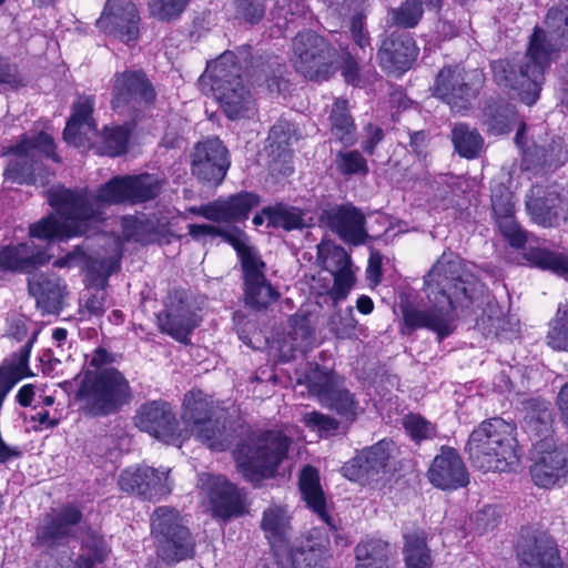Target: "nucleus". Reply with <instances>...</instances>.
Returning a JSON list of instances; mask_svg holds the SVG:
<instances>
[{
    "label": "nucleus",
    "mask_w": 568,
    "mask_h": 568,
    "mask_svg": "<svg viewBox=\"0 0 568 568\" xmlns=\"http://www.w3.org/2000/svg\"><path fill=\"white\" fill-rule=\"evenodd\" d=\"M162 181L152 174L115 176L101 185L95 195L87 190L63 186L47 192L55 213L30 226V235L40 240H64L85 234L102 220L105 205L141 203L154 199Z\"/></svg>",
    "instance_id": "1"
},
{
    "label": "nucleus",
    "mask_w": 568,
    "mask_h": 568,
    "mask_svg": "<svg viewBox=\"0 0 568 568\" xmlns=\"http://www.w3.org/2000/svg\"><path fill=\"white\" fill-rule=\"evenodd\" d=\"M476 266L453 252H444L426 274L424 292L428 306L406 304L403 318L406 328H427L439 341L454 331V312L483 294L485 286L475 273Z\"/></svg>",
    "instance_id": "2"
},
{
    "label": "nucleus",
    "mask_w": 568,
    "mask_h": 568,
    "mask_svg": "<svg viewBox=\"0 0 568 568\" xmlns=\"http://www.w3.org/2000/svg\"><path fill=\"white\" fill-rule=\"evenodd\" d=\"M545 26L546 30L535 29L527 54L518 67V71L508 60L491 63L496 83L515 90L527 105H532L538 100L544 73L552 54L568 45V7L549 9Z\"/></svg>",
    "instance_id": "3"
},
{
    "label": "nucleus",
    "mask_w": 568,
    "mask_h": 568,
    "mask_svg": "<svg viewBox=\"0 0 568 568\" xmlns=\"http://www.w3.org/2000/svg\"><path fill=\"white\" fill-rule=\"evenodd\" d=\"M99 250L88 254L77 247L54 262L57 267L81 265L85 272V292L80 302L82 313L89 316H102L105 311L109 277L120 268L122 258V239L103 234L98 239Z\"/></svg>",
    "instance_id": "4"
},
{
    "label": "nucleus",
    "mask_w": 568,
    "mask_h": 568,
    "mask_svg": "<svg viewBox=\"0 0 568 568\" xmlns=\"http://www.w3.org/2000/svg\"><path fill=\"white\" fill-rule=\"evenodd\" d=\"M261 527L280 568H326L329 540L314 530L311 538L291 541V516L286 507L271 505L263 513Z\"/></svg>",
    "instance_id": "5"
},
{
    "label": "nucleus",
    "mask_w": 568,
    "mask_h": 568,
    "mask_svg": "<svg viewBox=\"0 0 568 568\" xmlns=\"http://www.w3.org/2000/svg\"><path fill=\"white\" fill-rule=\"evenodd\" d=\"M247 52L240 50L223 52L216 60L206 65L200 78L204 90L210 87L225 115L231 120L251 118L256 112V103L251 90L242 78L243 62L246 63Z\"/></svg>",
    "instance_id": "6"
},
{
    "label": "nucleus",
    "mask_w": 568,
    "mask_h": 568,
    "mask_svg": "<svg viewBox=\"0 0 568 568\" xmlns=\"http://www.w3.org/2000/svg\"><path fill=\"white\" fill-rule=\"evenodd\" d=\"M111 362L112 355L103 348H97L90 356L89 366L97 371L85 372L77 392L82 409L90 415L113 414L130 399V385L123 374L115 368H103Z\"/></svg>",
    "instance_id": "7"
},
{
    "label": "nucleus",
    "mask_w": 568,
    "mask_h": 568,
    "mask_svg": "<svg viewBox=\"0 0 568 568\" xmlns=\"http://www.w3.org/2000/svg\"><path fill=\"white\" fill-rule=\"evenodd\" d=\"M94 98L92 95L78 98L63 131L64 141L82 150L94 149L102 155H121L126 151L132 128L130 124L105 126L99 133L92 118Z\"/></svg>",
    "instance_id": "8"
},
{
    "label": "nucleus",
    "mask_w": 568,
    "mask_h": 568,
    "mask_svg": "<svg viewBox=\"0 0 568 568\" xmlns=\"http://www.w3.org/2000/svg\"><path fill=\"white\" fill-rule=\"evenodd\" d=\"M516 427L501 418L483 422L467 443L474 466L484 471H509L518 463Z\"/></svg>",
    "instance_id": "9"
},
{
    "label": "nucleus",
    "mask_w": 568,
    "mask_h": 568,
    "mask_svg": "<svg viewBox=\"0 0 568 568\" xmlns=\"http://www.w3.org/2000/svg\"><path fill=\"white\" fill-rule=\"evenodd\" d=\"M291 438L283 430L253 434L247 444L234 452L239 471L251 483L273 477L286 457Z\"/></svg>",
    "instance_id": "10"
},
{
    "label": "nucleus",
    "mask_w": 568,
    "mask_h": 568,
    "mask_svg": "<svg viewBox=\"0 0 568 568\" xmlns=\"http://www.w3.org/2000/svg\"><path fill=\"white\" fill-rule=\"evenodd\" d=\"M6 153L13 155V159L6 168L4 179L18 184H47L50 173L42 169L41 160L59 161L53 139L45 132L23 134Z\"/></svg>",
    "instance_id": "11"
},
{
    "label": "nucleus",
    "mask_w": 568,
    "mask_h": 568,
    "mask_svg": "<svg viewBox=\"0 0 568 568\" xmlns=\"http://www.w3.org/2000/svg\"><path fill=\"white\" fill-rule=\"evenodd\" d=\"M182 419L200 442L214 450H224L231 444L232 434L225 422L216 416L211 396L200 389L187 392L183 400Z\"/></svg>",
    "instance_id": "12"
},
{
    "label": "nucleus",
    "mask_w": 568,
    "mask_h": 568,
    "mask_svg": "<svg viewBox=\"0 0 568 568\" xmlns=\"http://www.w3.org/2000/svg\"><path fill=\"white\" fill-rule=\"evenodd\" d=\"M151 531L156 540L159 556L168 562L192 557L194 541L186 527L181 524L178 510L158 507L151 518Z\"/></svg>",
    "instance_id": "13"
},
{
    "label": "nucleus",
    "mask_w": 568,
    "mask_h": 568,
    "mask_svg": "<svg viewBox=\"0 0 568 568\" xmlns=\"http://www.w3.org/2000/svg\"><path fill=\"white\" fill-rule=\"evenodd\" d=\"M292 62L305 78L326 80L335 70V49L313 31L298 33L292 44Z\"/></svg>",
    "instance_id": "14"
},
{
    "label": "nucleus",
    "mask_w": 568,
    "mask_h": 568,
    "mask_svg": "<svg viewBox=\"0 0 568 568\" xmlns=\"http://www.w3.org/2000/svg\"><path fill=\"white\" fill-rule=\"evenodd\" d=\"M483 84L479 70L466 72L459 65L445 67L437 75L434 94L455 112L467 110Z\"/></svg>",
    "instance_id": "15"
},
{
    "label": "nucleus",
    "mask_w": 568,
    "mask_h": 568,
    "mask_svg": "<svg viewBox=\"0 0 568 568\" xmlns=\"http://www.w3.org/2000/svg\"><path fill=\"white\" fill-rule=\"evenodd\" d=\"M515 554L517 568H562L556 541L539 527L520 529Z\"/></svg>",
    "instance_id": "16"
},
{
    "label": "nucleus",
    "mask_w": 568,
    "mask_h": 568,
    "mask_svg": "<svg viewBox=\"0 0 568 568\" xmlns=\"http://www.w3.org/2000/svg\"><path fill=\"white\" fill-rule=\"evenodd\" d=\"M304 383L311 395L329 409H334L346 419H354L358 405L353 395L341 386V379L332 372L311 365L304 376Z\"/></svg>",
    "instance_id": "17"
},
{
    "label": "nucleus",
    "mask_w": 568,
    "mask_h": 568,
    "mask_svg": "<svg viewBox=\"0 0 568 568\" xmlns=\"http://www.w3.org/2000/svg\"><path fill=\"white\" fill-rule=\"evenodd\" d=\"M532 466L534 483L542 488L561 486L568 480V447L557 445L552 437H545L534 445Z\"/></svg>",
    "instance_id": "18"
},
{
    "label": "nucleus",
    "mask_w": 568,
    "mask_h": 568,
    "mask_svg": "<svg viewBox=\"0 0 568 568\" xmlns=\"http://www.w3.org/2000/svg\"><path fill=\"white\" fill-rule=\"evenodd\" d=\"M233 247L242 261L245 283V302L256 310L264 308L277 300L278 293L264 276V263L253 247L243 239H233Z\"/></svg>",
    "instance_id": "19"
},
{
    "label": "nucleus",
    "mask_w": 568,
    "mask_h": 568,
    "mask_svg": "<svg viewBox=\"0 0 568 568\" xmlns=\"http://www.w3.org/2000/svg\"><path fill=\"white\" fill-rule=\"evenodd\" d=\"M197 487L203 505L207 506L213 516L227 519L244 513L242 490L229 483L225 477L201 474Z\"/></svg>",
    "instance_id": "20"
},
{
    "label": "nucleus",
    "mask_w": 568,
    "mask_h": 568,
    "mask_svg": "<svg viewBox=\"0 0 568 568\" xmlns=\"http://www.w3.org/2000/svg\"><path fill=\"white\" fill-rule=\"evenodd\" d=\"M230 168L227 149L217 138L199 142L192 154V174L209 185H219Z\"/></svg>",
    "instance_id": "21"
},
{
    "label": "nucleus",
    "mask_w": 568,
    "mask_h": 568,
    "mask_svg": "<svg viewBox=\"0 0 568 568\" xmlns=\"http://www.w3.org/2000/svg\"><path fill=\"white\" fill-rule=\"evenodd\" d=\"M170 470L149 466L129 467L119 477L122 490L136 494L150 501H158L172 491Z\"/></svg>",
    "instance_id": "22"
},
{
    "label": "nucleus",
    "mask_w": 568,
    "mask_h": 568,
    "mask_svg": "<svg viewBox=\"0 0 568 568\" xmlns=\"http://www.w3.org/2000/svg\"><path fill=\"white\" fill-rule=\"evenodd\" d=\"M139 22L138 9L131 0H108L97 26L105 34L129 44L138 39Z\"/></svg>",
    "instance_id": "23"
},
{
    "label": "nucleus",
    "mask_w": 568,
    "mask_h": 568,
    "mask_svg": "<svg viewBox=\"0 0 568 568\" xmlns=\"http://www.w3.org/2000/svg\"><path fill=\"white\" fill-rule=\"evenodd\" d=\"M154 99V89L142 71L126 70L114 74L112 81L114 110L124 108L135 110L151 104Z\"/></svg>",
    "instance_id": "24"
},
{
    "label": "nucleus",
    "mask_w": 568,
    "mask_h": 568,
    "mask_svg": "<svg viewBox=\"0 0 568 568\" xmlns=\"http://www.w3.org/2000/svg\"><path fill=\"white\" fill-rule=\"evenodd\" d=\"M134 423L142 432L169 444L178 445L182 442L175 415L165 402L154 400L142 405L134 416Z\"/></svg>",
    "instance_id": "25"
},
{
    "label": "nucleus",
    "mask_w": 568,
    "mask_h": 568,
    "mask_svg": "<svg viewBox=\"0 0 568 568\" xmlns=\"http://www.w3.org/2000/svg\"><path fill=\"white\" fill-rule=\"evenodd\" d=\"M257 204V195L242 192L230 196L227 200H216L205 205L191 206L187 212L216 223H233L247 219L250 212Z\"/></svg>",
    "instance_id": "26"
},
{
    "label": "nucleus",
    "mask_w": 568,
    "mask_h": 568,
    "mask_svg": "<svg viewBox=\"0 0 568 568\" xmlns=\"http://www.w3.org/2000/svg\"><path fill=\"white\" fill-rule=\"evenodd\" d=\"M392 443L381 440L363 449L342 467L344 477L352 481L368 483L383 471L390 457Z\"/></svg>",
    "instance_id": "27"
},
{
    "label": "nucleus",
    "mask_w": 568,
    "mask_h": 568,
    "mask_svg": "<svg viewBox=\"0 0 568 568\" xmlns=\"http://www.w3.org/2000/svg\"><path fill=\"white\" fill-rule=\"evenodd\" d=\"M418 55L414 39L406 32H394L378 50L381 67L396 77L412 68Z\"/></svg>",
    "instance_id": "28"
},
{
    "label": "nucleus",
    "mask_w": 568,
    "mask_h": 568,
    "mask_svg": "<svg viewBox=\"0 0 568 568\" xmlns=\"http://www.w3.org/2000/svg\"><path fill=\"white\" fill-rule=\"evenodd\" d=\"M81 513L73 506L60 509L55 515L50 516L37 529V541L48 548L70 546L77 544L72 532L81 520Z\"/></svg>",
    "instance_id": "29"
},
{
    "label": "nucleus",
    "mask_w": 568,
    "mask_h": 568,
    "mask_svg": "<svg viewBox=\"0 0 568 568\" xmlns=\"http://www.w3.org/2000/svg\"><path fill=\"white\" fill-rule=\"evenodd\" d=\"M428 479L440 489H458L468 481V473L459 454L449 447H443L429 469Z\"/></svg>",
    "instance_id": "30"
},
{
    "label": "nucleus",
    "mask_w": 568,
    "mask_h": 568,
    "mask_svg": "<svg viewBox=\"0 0 568 568\" xmlns=\"http://www.w3.org/2000/svg\"><path fill=\"white\" fill-rule=\"evenodd\" d=\"M158 318L161 329L180 342H184L197 325V316L183 292L170 294L165 311Z\"/></svg>",
    "instance_id": "31"
},
{
    "label": "nucleus",
    "mask_w": 568,
    "mask_h": 568,
    "mask_svg": "<svg viewBox=\"0 0 568 568\" xmlns=\"http://www.w3.org/2000/svg\"><path fill=\"white\" fill-rule=\"evenodd\" d=\"M322 219L348 244L359 245L367 239L365 217L353 205L345 204L325 210Z\"/></svg>",
    "instance_id": "32"
},
{
    "label": "nucleus",
    "mask_w": 568,
    "mask_h": 568,
    "mask_svg": "<svg viewBox=\"0 0 568 568\" xmlns=\"http://www.w3.org/2000/svg\"><path fill=\"white\" fill-rule=\"evenodd\" d=\"M491 207L496 223L503 236L514 247H523L527 242V234L515 221V202L513 193L499 185L491 194Z\"/></svg>",
    "instance_id": "33"
},
{
    "label": "nucleus",
    "mask_w": 568,
    "mask_h": 568,
    "mask_svg": "<svg viewBox=\"0 0 568 568\" xmlns=\"http://www.w3.org/2000/svg\"><path fill=\"white\" fill-rule=\"evenodd\" d=\"M526 129V124L520 123L515 136V143L521 150L523 164L526 170L535 166L558 168L566 162L568 155L561 140H554L548 149L538 145L535 141L528 144Z\"/></svg>",
    "instance_id": "34"
},
{
    "label": "nucleus",
    "mask_w": 568,
    "mask_h": 568,
    "mask_svg": "<svg viewBox=\"0 0 568 568\" xmlns=\"http://www.w3.org/2000/svg\"><path fill=\"white\" fill-rule=\"evenodd\" d=\"M29 292L43 313L57 314L62 308L65 284L55 274H33L29 278Z\"/></svg>",
    "instance_id": "35"
},
{
    "label": "nucleus",
    "mask_w": 568,
    "mask_h": 568,
    "mask_svg": "<svg viewBox=\"0 0 568 568\" xmlns=\"http://www.w3.org/2000/svg\"><path fill=\"white\" fill-rule=\"evenodd\" d=\"M300 490L307 507L327 526L333 527L327 513L326 498L320 481V474L313 466H305L300 474Z\"/></svg>",
    "instance_id": "36"
},
{
    "label": "nucleus",
    "mask_w": 568,
    "mask_h": 568,
    "mask_svg": "<svg viewBox=\"0 0 568 568\" xmlns=\"http://www.w3.org/2000/svg\"><path fill=\"white\" fill-rule=\"evenodd\" d=\"M51 258L47 252H33L28 243L10 245L0 251V270L30 272Z\"/></svg>",
    "instance_id": "37"
},
{
    "label": "nucleus",
    "mask_w": 568,
    "mask_h": 568,
    "mask_svg": "<svg viewBox=\"0 0 568 568\" xmlns=\"http://www.w3.org/2000/svg\"><path fill=\"white\" fill-rule=\"evenodd\" d=\"M313 343V329L305 316L295 315L290 321V331L278 345L280 358L288 362L295 353H305Z\"/></svg>",
    "instance_id": "38"
},
{
    "label": "nucleus",
    "mask_w": 568,
    "mask_h": 568,
    "mask_svg": "<svg viewBox=\"0 0 568 568\" xmlns=\"http://www.w3.org/2000/svg\"><path fill=\"white\" fill-rule=\"evenodd\" d=\"M544 193L541 186H532L526 201V209L532 221L541 226H552L559 216L561 200L555 191Z\"/></svg>",
    "instance_id": "39"
},
{
    "label": "nucleus",
    "mask_w": 568,
    "mask_h": 568,
    "mask_svg": "<svg viewBox=\"0 0 568 568\" xmlns=\"http://www.w3.org/2000/svg\"><path fill=\"white\" fill-rule=\"evenodd\" d=\"M109 554L105 540L94 531L87 532L80 541V552L75 559L71 557L59 564L55 568H94L102 562Z\"/></svg>",
    "instance_id": "40"
},
{
    "label": "nucleus",
    "mask_w": 568,
    "mask_h": 568,
    "mask_svg": "<svg viewBox=\"0 0 568 568\" xmlns=\"http://www.w3.org/2000/svg\"><path fill=\"white\" fill-rule=\"evenodd\" d=\"M367 1L368 0H343L339 14L343 17H349V32L353 41L359 49H362L364 52L368 50V53L371 54L373 48L371 45L368 31L365 28L364 16Z\"/></svg>",
    "instance_id": "41"
},
{
    "label": "nucleus",
    "mask_w": 568,
    "mask_h": 568,
    "mask_svg": "<svg viewBox=\"0 0 568 568\" xmlns=\"http://www.w3.org/2000/svg\"><path fill=\"white\" fill-rule=\"evenodd\" d=\"M517 123V113L510 103L498 100L487 103L483 112V124L494 135L509 132Z\"/></svg>",
    "instance_id": "42"
},
{
    "label": "nucleus",
    "mask_w": 568,
    "mask_h": 568,
    "mask_svg": "<svg viewBox=\"0 0 568 568\" xmlns=\"http://www.w3.org/2000/svg\"><path fill=\"white\" fill-rule=\"evenodd\" d=\"M332 135L345 146L356 142V129L346 100L337 99L331 112Z\"/></svg>",
    "instance_id": "43"
},
{
    "label": "nucleus",
    "mask_w": 568,
    "mask_h": 568,
    "mask_svg": "<svg viewBox=\"0 0 568 568\" xmlns=\"http://www.w3.org/2000/svg\"><path fill=\"white\" fill-rule=\"evenodd\" d=\"M122 235L125 241L146 244L159 234L158 223L145 214L128 215L121 219Z\"/></svg>",
    "instance_id": "44"
},
{
    "label": "nucleus",
    "mask_w": 568,
    "mask_h": 568,
    "mask_svg": "<svg viewBox=\"0 0 568 568\" xmlns=\"http://www.w3.org/2000/svg\"><path fill=\"white\" fill-rule=\"evenodd\" d=\"M403 555L406 568H433L430 550L424 534L405 535Z\"/></svg>",
    "instance_id": "45"
},
{
    "label": "nucleus",
    "mask_w": 568,
    "mask_h": 568,
    "mask_svg": "<svg viewBox=\"0 0 568 568\" xmlns=\"http://www.w3.org/2000/svg\"><path fill=\"white\" fill-rule=\"evenodd\" d=\"M423 6L439 9L442 0H406L398 9L389 10L392 23L404 28H414L423 14Z\"/></svg>",
    "instance_id": "46"
},
{
    "label": "nucleus",
    "mask_w": 568,
    "mask_h": 568,
    "mask_svg": "<svg viewBox=\"0 0 568 568\" xmlns=\"http://www.w3.org/2000/svg\"><path fill=\"white\" fill-rule=\"evenodd\" d=\"M526 260L534 266L568 278V255L555 253L542 247H529Z\"/></svg>",
    "instance_id": "47"
},
{
    "label": "nucleus",
    "mask_w": 568,
    "mask_h": 568,
    "mask_svg": "<svg viewBox=\"0 0 568 568\" xmlns=\"http://www.w3.org/2000/svg\"><path fill=\"white\" fill-rule=\"evenodd\" d=\"M265 214L268 215V226L291 231L308 225L305 213L302 210L285 204L265 207Z\"/></svg>",
    "instance_id": "48"
},
{
    "label": "nucleus",
    "mask_w": 568,
    "mask_h": 568,
    "mask_svg": "<svg viewBox=\"0 0 568 568\" xmlns=\"http://www.w3.org/2000/svg\"><path fill=\"white\" fill-rule=\"evenodd\" d=\"M452 140L456 151L467 159L478 156L484 146V140L480 134L464 123L455 125Z\"/></svg>",
    "instance_id": "49"
},
{
    "label": "nucleus",
    "mask_w": 568,
    "mask_h": 568,
    "mask_svg": "<svg viewBox=\"0 0 568 568\" xmlns=\"http://www.w3.org/2000/svg\"><path fill=\"white\" fill-rule=\"evenodd\" d=\"M389 545L379 538H367L355 547L357 564H388Z\"/></svg>",
    "instance_id": "50"
},
{
    "label": "nucleus",
    "mask_w": 568,
    "mask_h": 568,
    "mask_svg": "<svg viewBox=\"0 0 568 568\" xmlns=\"http://www.w3.org/2000/svg\"><path fill=\"white\" fill-rule=\"evenodd\" d=\"M547 344L554 349L568 352V303L558 307L556 317L550 322Z\"/></svg>",
    "instance_id": "51"
},
{
    "label": "nucleus",
    "mask_w": 568,
    "mask_h": 568,
    "mask_svg": "<svg viewBox=\"0 0 568 568\" xmlns=\"http://www.w3.org/2000/svg\"><path fill=\"white\" fill-rule=\"evenodd\" d=\"M335 163L338 172L343 175H365L368 172L367 162L358 151L338 152Z\"/></svg>",
    "instance_id": "52"
},
{
    "label": "nucleus",
    "mask_w": 568,
    "mask_h": 568,
    "mask_svg": "<svg viewBox=\"0 0 568 568\" xmlns=\"http://www.w3.org/2000/svg\"><path fill=\"white\" fill-rule=\"evenodd\" d=\"M318 254L323 257V264L326 270L339 272V270H351V258L347 252L341 246L327 247L318 245Z\"/></svg>",
    "instance_id": "53"
},
{
    "label": "nucleus",
    "mask_w": 568,
    "mask_h": 568,
    "mask_svg": "<svg viewBox=\"0 0 568 568\" xmlns=\"http://www.w3.org/2000/svg\"><path fill=\"white\" fill-rule=\"evenodd\" d=\"M187 229L189 234L194 240H201L206 236H222L225 242L230 243L233 246V239L241 237L245 243H247L246 235L237 229H234L232 231H223L217 226L209 224H190Z\"/></svg>",
    "instance_id": "54"
},
{
    "label": "nucleus",
    "mask_w": 568,
    "mask_h": 568,
    "mask_svg": "<svg viewBox=\"0 0 568 568\" xmlns=\"http://www.w3.org/2000/svg\"><path fill=\"white\" fill-rule=\"evenodd\" d=\"M303 422L310 429L317 432L321 437L335 435L339 427L336 419L320 412L306 413L303 416Z\"/></svg>",
    "instance_id": "55"
},
{
    "label": "nucleus",
    "mask_w": 568,
    "mask_h": 568,
    "mask_svg": "<svg viewBox=\"0 0 568 568\" xmlns=\"http://www.w3.org/2000/svg\"><path fill=\"white\" fill-rule=\"evenodd\" d=\"M189 0H152L151 12L160 20L178 18L185 9Z\"/></svg>",
    "instance_id": "56"
},
{
    "label": "nucleus",
    "mask_w": 568,
    "mask_h": 568,
    "mask_svg": "<svg viewBox=\"0 0 568 568\" xmlns=\"http://www.w3.org/2000/svg\"><path fill=\"white\" fill-rule=\"evenodd\" d=\"M334 284L329 291L331 298L335 304L343 301L354 285V275L352 270H339V272H332Z\"/></svg>",
    "instance_id": "57"
},
{
    "label": "nucleus",
    "mask_w": 568,
    "mask_h": 568,
    "mask_svg": "<svg viewBox=\"0 0 568 568\" xmlns=\"http://www.w3.org/2000/svg\"><path fill=\"white\" fill-rule=\"evenodd\" d=\"M265 0H235L236 18L251 24L257 23L264 16Z\"/></svg>",
    "instance_id": "58"
},
{
    "label": "nucleus",
    "mask_w": 568,
    "mask_h": 568,
    "mask_svg": "<svg viewBox=\"0 0 568 568\" xmlns=\"http://www.w3.org/2000/svg\"><path fill=\"white\" fill-rule=\"evenodd\" d=\"M404 426L409 436L416 442L432 438L435 435V427L419 415L406 416Z\"/></svg>",
    "instance_id": "59"
},
{
    "label": "nucleus",
    "mask_w": 568,
    "mask_h": 568,
    "mask_svg": "<svg viewBox=\"0 0 568 568\" xmlns=\"http://www.w3.org/2000/svg\"><path fill=\"white\" fill-rule=\"evenodd\" d=\"M335 333L339 338H351L355 335L357 321L353 314V307L347 308L344 317L338 323H334Z\"/></svg>",
    "instance_id": "60"
},
{
    "label": "nucleus",
    "mask_w": 568,
    "mask_h": 568,
    "mask_svg": "<svg viewBox=\"0 0 568 568\" xmlns=\"http://www.w3.org/2000/svg\"><path fill=\"white\" fill-rule=\"evenodd\" d=\"M495 508L488 506L485 507L481 511L476 515V531L478 534H485L489 529L494 528L496 525V520L493 518L495 516Z\"/></svg>",
    "instance_id": "61"
},
{
    "label": "nucleus",
    "mask_w": 568,
    "mask_h": 568,
    "mask_svg": "<svg viewBox=\"0 0 568 568\" xmlns=\"http://www.w3.org/2000/svg\"><path fill=\"white\" fill-rule=\"evenodd\" d=\"M366 138L362 143L364 152L373 154L376 145L383 140V130L375 125H367L365 129Z\"/></svg>",
    "instance_id": "62"
},
{
    "label": "nucleus",
    "mask_w": 568,
    "mask_h": 568,
    "mask_svg": "<svg viewBox=\"0 0 568 568\" xmlns=\"http://www.w3.org/2000/svg\"><path fill=\"white\" fill-rule=\"evenodd\" d=\"M19 82L16 65L0 57V84L17 87Z\"/></svg>",
    "instance_id": "63"
},
{
    "label": "nucleus",
    "mask_w": 568,
    "mask_h": 568,
    "mask_svg": "<svg viewBox=\"0 0 568 568\" xmlns=\"http://www.w3.org/2000/svg\"><path fill=\"white\" fill-rule=\"evenodd\" d=\"M537 406V415L534 414L530 416V422H538L544 426H547L550 422L551 412L549 409V403L546 400H531L530 406Z\"/></svg>",
    "instance_id": "64"
}]
</instances>
